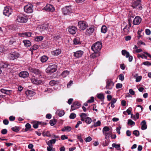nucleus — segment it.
<instances>
[{"instance_id": "obj_1", "label": "nucleus", "mask_w": 151, "mask_h": 151, "mask_svg": "<svg viewBox=\"0 0 151 151\" xmlns=\"http://www.w3.org/2000/svg\"><path fill=\"white\" fill-rule=\"evenodd\" d=\"M101 42L100 41L94 44L91 47V49L95 52H99L101 50Z\"/></svg>"}, {"instance_id": "obj_2", "label": "nucleus", "mask_w": 151, "mask_h": 151, "mask_svg": "<svg viewBox=\"0 0 151 151\" xmlns=\"http://www.w3.org/2000/svg\"><path fill=\"white\" fill-rule=\"evenodd\" d=\"M29 17L23 14H20L17 17V21L19 22L26 23L28 21Z\"/></svg>"}, {"instance_id": "obj_3", "label": "nucleus", "mask_w": 151, "mask_h": 151, "mask_svg": "<svg viewBox=\"0 0 151 151\" xmlns=\"http://www.w3.org/2000/svg\"><path fill=\"white\" fill-rule=\"evenodd\" d=\"M141 1L140 0H133L131 6L134 8H137L138 7V9L142 10V7L141 5Z\"/></svg>"}, {"instance_id": "obj_4", "label": "nucleus", "mask_w": 151, "mask_h": 151, "mask_svg": "<svg viewBox=\"0 0 151 151\" xmlns=\"http://www.w3.org/2000/svg\"><path fill=\"white\" fill-rule=\"evenodd\" d=\"M20 56V54L17 52L14 51L9 54L8 58L10 60H13L18 58Z\"/></svg>"}, {"instance_id": "obj_5", "label": "nucleus", "mask_w": 151, "mask_h": 151, "mask_svg": "<svg viewBox=\"0 0 151 151\" xmlns=\"http://www.w3.org/2000/svg\"><path fill=\"white\" fill-rule=\"evenodd\" d=\"M57 67V66L55 64L50 65L46 69V72L50 73H54L56 70Z\"/></svg>"}, {"instance_id": "obj_6", "label": "nucleus", "mask_w": 151, "mask_h": 151, "mask_svg": "<svg viewBox=\"0 0 151 151\" xmlns=\"http://www.w3.org/2000/svg\"><path fill=\"white\" fill-rule=\"evenodd\" d=\"M78 26L81 30H83L88 27V24L85 21H80L78 22Z\"/></svg>"}, {"instance_id": "obj_7", "label": "nucleus", "mask_w": 151, "mask_h": 151, "mask_svg": "<svg viewBox=\"0 0 151 151\" xmlns=\"http://www.w3.org/2000/svg\"><path fill=\"white\" fill-rule=\"evenodd\" d=\"M12 12V9L11 7L6 6L4 7L3 10V14L5 16L8 17L11 14Z\"/></svg>"}, {"instance_id": "obj_8", "label": "nucleus", "mask_w": 151, "mask_h": 151, "mask_svg": "<svg viewBox=\"0 0 151 151\" xmlns=\"http://www.w3.org/2000/svg\"><path fill=\"white\" fill-rule=\"evenodd\" d=\"M33 6L32 5L27 4L24 6V11L25 12L28 13H31L33 12Z\"/></svg>"}, {"instance_id": "obj_9", "label": "nucleus", "mask_w": 151, "mask_h": 151, "mask_svg": "<svg viewBox=\"0 0 151 151\" xmlns=\"http://www.w3.org/2000/svg\"><path fill=\"white\" fill-rule=\"evenodd\" d=\"M72 11L71 9L70 6H66L62 9V12L63 13L64 15H67V14L71 12Z\"/></svg>"}, {"instance_id": "obj_10", "label": "nucleus", "mask_w": 151, "mask_h": 151, "mask_svg": "<svg viewBox=\"0 0 151 151\" xmlns=\"http://www.w3.org/2000/svg\"><path fill=\"white\" fill-rule=\"evenodd\" d=\"M28 69L31 72L34 73L36 75H40V76H42L41 71L38 69L32 68L31 67L29 68Z\"/></svg>"}, {"instance_id": "obj_11", "label": "nucleus", "mask_w": 151, "mask_h": 151, "mask_svg": "<svg viewBox=\"0 0 151 151\" xmlns=\"http://www.w3.org/2000/svg\"><path fill=\"white\" fill-rule=\"evenodd\" d=\"M106 88L107 89H111L114 86V83L110 79L107 80L106 81Z\"/></svg>"}, {"instance_id": "obj_12", "label": "nucleus", "mask_w": 151, "mask_h": 151, "mask_svg": "<svg viewBox=\"0 0 151 151\" xmlns=\"http://www.w3.org/2000/svg\"><path fill=\"white\" fill-rule=\"evenodd\" d=\"M45 10L48 12H52L55 11V9L52 5L48 4H47L44 8Z\"/></svg>"}, {"instance_id": "obj_13", "label": "nucleus", "mask_w": 151, "mask_h": 151, "mask_svg": "<svg viewBox=\"0 0 151 151\" xmlns=\"http://www.w3.org/2000/svg\"><path fill=\"white\" fill-rule=\"evenodd\" d=\"M141 18L139 16H137L134 18L133 23L134 25H139L141 22Z\"/></svg>"}, {"instance_id": "obj_14", "label": "nucleus", "mask_w": 151, "mask_h": 151, "mask_svg": "<svg viewBox=\"0 0 151 151\" xmlns=\"http://www.w3.org/2000/svg\"><path fill=\"white\" fill-rule=\"evenodd\" d=\"M80 103L78 101L74 102L73 104L71 106V109L74 110L78 108L80 106Z\"/></svg>"}, {"instance_id": "obj_15", "label": "nucleus", "mask_w": 151, "mask_h": 151, "mask_svg": "<svg viewBox=\"0 0 151 151\" xmlns=\"http://www.w3.org/2000/svg\"><path fill=\"white\" fill-rule=\"evenodd\" d=\"M73 56L76 58L81 57L83 53V52L81 50H78L73 52Z\"/></svg>"}, {"instance_id": "obj_16", "label": "nucleus", "mask_w": 151, "mask_h": 151, "mask_svg": "<svg viewBox=\"0 0 151 151\" xmlns=\"http://www.w3.org/2000/svg\"><path fill=\"white\" fill-rule=\"evenodd\" d=\"M29 75L28 73L26 71H23L20 72L19 74V76L20 77L25 78L27 77Z\"/></svg>"}, {"instance_id": "obj_17", "label": "nucleus", "mask_w": 151, "mask_h": 151, "mask_svg": "<svg viewBox=\"0 0 151 151\" xmlns=\"http://www.w3.org/2000/svg\"><path fill=\"white\" fill-rule=\"evenodd\" d=\"M77 31L76 28L74 26H71L69 27L68 31L72 35L75 34Z\"/></svg>"}, {"instance_id": "obj_18", "label": "nucleus", "mask_w": 151, "mask_h": 151, "mask_svg": "<svg viewBox=\"0 0 151 151\" xmlns=\"http://www.w3.org/2000/svg\"><path fill=\"white\" fill-rule=\"evenodd\" d=\"M32 82L34 84L38 85L42 83L41 80H38L35 78H32L31 79Z\"/></svg>"}, {"instance_id": "obj_19", "label": "nucleus", "mask_w": 151, "mask_h": 151, "mask_svg": "<svg viewBox=\"0 0 151 151\" xmlns=\"http://www.w3.org/2000/svg\"><path fill=\"white\" fill-rule=\"evenodd\" d=\"M61 52V49H58L51 52V53L52 55L56 56L60 54Z\"/></svg>"}, {"instance_id": "obj_20", "label": "nucleus", "mask_w": 151, "mask_h": 151, "mask_svg": "<svg viewBox=\"0 0 151 151\" xmlns=\"http://www.w3.org/2000/svg\"><path fill=\"white\" fill-rule=\"evenodd\" d=\"M94 28L93 27H91L87 29L85 33L86 35H91L94 32Z\"/></svg>"}, {"instance_id": "obj_21", "label": "nucleus", "mask_w": 151, "mask_h": 151, "mask_svg": "<svg viewBox=\"0 0 151 151\" xmlns=\"http://www.w3.org/2000/svg\"><path fill=\"white\" fill-rule=\"evenodd\" d=\"M128 23L129 25H126L123 29L124 31L125 32V33L126 34H128L129 33V28L131 27V22L129 21Z\"/></svg>"}, {"instance_id": "obj_22", "label": "nucleus", "mask_w": 151, "mask_h": 151, "mask_svg": "<svg viewBox=\"0 0 151 151\" xmlns=\"http://www.w3.org/2000/svg\"><path fill=\"white\" fill-rule=\"evenodd\" d=\"M80 116L81 118V120L83 121H84V120L86 119V118L88 117V114L82 113L81 114Z\"/></svg>"}, {"instance_id": "obj_23", "label": "nucleus", "mask_w": 151, "mask_h": 151, "mask_svg": "<svg viewBox=\"0 0 151 151\" xmlns=\"http://www.w3.org/2000/svg\"><path fill=\"white\" fill-rule=\"evenodd\" d=\"M40 29H41V32L42 31L46 30L47 31H50L48 28V25L47 24H44L42 25L40 27Z\"/></svg>"}, {"instance_id": "obj_24", "label": "nucleus", "mask_w": 151, "mask_h": 151, "mask_svg": "<svg viewBox=\"0 0 151 151\" xmlns=\"http://www.w3.org/2000/svg\"><path fill=\"white\" fill-rule=\"evenodd\" d=\"M26 94L27 95L29 96H32L34 95L35 94V92L31 90H28L26 92Z\"/></svg>"}, {"instance_id": "obj_25", "label": "nucleus", "mask_w": 151, "mask_h": 151, "mask_svg": "<svg viewBox=\"0 0 151 151\" xmlns=\"http://www.w3.org/2000/svg\"><path fill=\"white\" fill-rule=\"evenodd\" d=\"M142 126L141 129L144 130L146 129L147 128V125L146 124V122L145 120L142 121L141 123Z\"/></svg>"}, {"instance_id": "obj_26", "label": "nucleus", "mask_w": 151, "mask_h": 151, "mask_svg": "<svg viewBox=\"0 0 151 151\" xmlns=\"http://www.w3.org/2000/svg\"><path fill=\"white\" fill-rule=\"evenodd\" d=\"M70 73V72L68 70H66L63 71L61 73V75L62 77L65 78L68 76Z\"/></svg>"}, {"instance_id": "obj_27", "label": "nucleus", "mask_w": 151, "mask_h": 151, "mask_svg": "<svg viewBox=\"0 0 151 151\" xmlns=\"http://www.w3.org/2000/svg\"><path fill=\"white\" fill-rule=\"evenodd\" d=\"M56 113L60 116H62L65 114L64 111L60 110H57L56 112Z\"/></svg>"}, {"instance_id": "obj_28", "label": "nucleus", "mask_w": 151, "mask_h": 151, "mask_svg": "<svg viewBox=\"0 0 151 151\" xmlns=\"http://www.w3.org/2000/svg\"><path fill=\"white\" fill-rule=\"evenodd\" d=\"M59 83V82L58 81L52 80L49 82V84L51 86L57 85Z\"/></svg>"}, {"instance_id": "obj_29", "label": "nucleus", "mask_w": 151, "mask_h": 151, "mask_svg": "<svg viewBox=\"0 0 151 151\" xmlns=\"http://www.w3.org/2000/svg\"><path fill=\"white\" fill-rule=\"evenodd\" d=\"M1 91L2 93L6 94H9L11 92H12L11 90H6L3 88L1 89Z\"/></svg>"}, {"instance_id": "obj_30", "label": "nucleus", "mask_w": 151, "mask_h": 151, "mask_svg": "<svg viewBox=\"0 0 151 151\" xmlns=\"http://www.w3.org/2000/svg\"><path fill=\"white\" fill-rule=\"evenodd\" d=\"M71 129H72L71 127L69 126H68L65 127L64 128H62L61 129V130L63 132H69L71 130Z\"/></svg>"}, {"instance_id": "obj_31", "label": "nucleus", "mask_w": 151, "mask_h": 151, "mask_svg": "<svg viewBox=\"0 0 151 151\" xmlns=\"http://www.w3.org/2000/svg\"><path fill=\"white\" fill-rule=\"evenodd\" d=\"M23 42L24 45L27 47H29L31 45V42L29 40H24Z\"/></svg>"}, {"instance_id": "obj_32", "label": "nucleus", "mask_w": 151, "mask_h": 151, "mask_svg": "<svg viewBox=\"0 0 151 151\" xmlns=\"http://www.w3.org/2000/svg\"><path fill=\"white\" fill-rule=\"evenodd\" d=\"M107 28L105 25L103 26L101 28V32L104 33H105L107 31Z\"/></svg>"}, {"instance_id": "obj_33", "label": "nucleus", "mask_w": 151, "mask_h": 151, "mask_svg": "<svg viewBox=\"0 0 151 151\" xmlns=\"http://www.w3.org/2000/svg\"><path fill=\"white\" fill-rule=\"evenodd\" d=\"M96 96L100 99L101 100L104 99V97L103 94L102 93H98Z\"/></svg>"}, {"instance_id": "obj_34", "label": "nucleus", "mask_w": 151, "mask_h": 151, "mask_svg": "<svg viewBox=\"0 0 151 151\" xmlns=\"http://www.w3.org/2000/svg\"><path fill=\"white\" fill-rule=\"evenodd\" d=\"M43 39L42 36H36L35 38V40L37 42L41 41Z\"/></svg>"}, {"instance_id": "obj_35", "label": "nucleus", "mask_w": 151, "mask_h": 151, "mask_svg": "<svg viewBox=\"0 0 151 151\" xmlns=\"http://www.w3.org/2000/svg\"><path fill=\"white\" fill-rule=\"evenodd\" d=\"M8 65L2 62H0V68H6L8 67Z\"/></svg>"}, {"instance_id": "obj_36", "label": "nucleus", "mask_w": 151, "mask_h": 151, "mask_svg": "<svg viewBox=\"0 0 151 151\" xmlns=\"http://www.w3.org/2000/svg\"><path fill=\"white\" fill-rule=\"evenodd\" d=\"M48 59L47 57L45 55H44L41 58V61L42 63L46 62Z\"/></svg>"}, {"instance_id": "obj_37", "label": "nucleus", "mask_w": 151, "mask_h": 151, "mask_svg": "<svg viewBox=\"0 0 151 151\" xmlns=\"http://www.w3.org/2000/svg\"><path fill=\"white\" fill-rule=\"evenodd\" d=\"M122 54L124 56H126V58H128L129 56V52L126 51L125 50H122Z\"/></svg>"}, {"instance_id": "obj_38", "label": "nucleus", "mask_w": 151, "mask_h": 151, "mask_svg": "<svg viewBox=\"0 0 151 151\" xmlns=\"http://www.w3.org/2000/svg\"><path fill=\"white\" fill-rule=\"evenodd\" d=\"M86 123L88 124H90L92 122L91 119L89 117H87L86 118L84 121Z\"/></svg>"}, {"instance_id": "obj_39", "label": "nucleus", "mask_w": 151, "mask_h": 151, "mask_svg": "<svg viewBox=\"0 0 151 151\" xmlns=\"http://www.w3.org/2000/svg\"><path fill=\"white\" fill-rule=\"evenodd\" d=\"M112 147H115L118 150H120V144H116L115 143H113L112 145Z\"/></svg>"}, {"instance_id": "obj_40", "label": "nucleus", "mask_w": 151, "mask_h": 151, "mask_svg": "<svg viewBox=\"0 0 151 151\" xmlns=\"http://www.w3.org/2000/svg\"><path fill=\"white\" fill-rule=\"evenodd\" d=\"M137 57L138 58H141L142 59L145 58L147 59V56L145 55L144 54H138L137 55Z\"/></svg>"}, {"instance_id": "obj_41", "label": "nucleus", "mask_w": 151, "mask_h": 151, "mask_svg": "<svg viewBox=\"0 0 151 151\" xmlns=\"http://www.w3.org/2000/svg\"><path fill=\"white\" fill-rule=\"evenodd\" d=\"M99 56V52H95L93 53L91 55V57L92 58H94L96 57Z\"/></svg>"}, {"instance_id": "obj_42", "label": "nucleus", "mask_w": 151, "mask_h": 151, "mask_svg": "<svg viewBox=\"0 0 151 151\" xmlns=\"http://www.w3.org/2000/svg\"><path fill=\"white\" fill-rule=\"evenodd\" d=\"M47 145L49 146V147H47V151H52V150H52V145H50L48 143H47Z\"/></svg>"}, {"instance_id": "obj_43", "label": "nucleus", "mask_w": 151, "mask_h": 151, "mask_svg": "<svg viewBox=\"0 0 151 151\" xmlns=\"http://www.w3.org/2000/svg\"><path fill=\"white\" fill-rule=\"evenodd\" d=\"M73 42L75 45H78L81 43L78 38H75L73 40Z\"/></svg>"}, {"instance_id": "obj_44", "label": "nucleus", "mask_w": 151, "mask_h": 151, "mask_svg": "<svg viewBox=\"0 0 151 151\" xmlns=\"http://www.w3.org/2000/svg\"><path fill=\"white\" fill-rule=\"evenodd\" d=\"M101 122L100 121H98L94 123V124L91 127H92L93 126L94 127H96L100 126L101 125Z\"/></svg>"}, {"instance_id": "obj_45", "label": "nucleus", "mask_w": 151, "mask_h": 151, "mask_svg": "<svg viewBox=\"0 0 151 151\" xmlns=\"http://www.w3.org/2000/svg\"><path fill=\"white\" fill-rule=\"evenodd\" d=\"M110 130V129L109 127L107 126L105 127H104L103 129V132L104 133L106 132L109 131Z\"/></svg>"}, {"instance_id": "obj_46", "label": "nucleus", "mask_w": 151, "mask_h": 151, "mask_svg": "<svg viewBox=\"0 0 151 151\" xmlns=\"http://www.w3.org/2000/svg\"><path fill=\"white\" fill-rule=\"evenodd\" d=\"M128 124L129 125H134L135 122L132 121L131 119H129L128 120Z\"/></svg>"}, {"instance_id": "obj_47", "label": "nucleus", "mask_w": 151, "mask_h": 151, "mask_svg": "<svg viewBox=\"0 0 151 151\" xmlns=\"http://www.w3.org/2000/svg\"><path fill=\"white\" fill-rule=\"evenodd\" d=\"M56 140L55 139H53L49 140L47 143L52 145V144H55V143Z\"/></svg>"}, {"instance_id": "obj_48", "label": "nucleus", "mask_w": 151, "mask_h": 151, "mask_svg": "<svg viewBox=\"0 0 151 151\" xmlns=\"http://www.w3.org/2000/svg\"><path fill=\"white\" fill-rule=\"evenodd\" d=\"M103 133L106 139L109 138L111 135L110 133V132H106Z\"/></svg>"}, {"instance_id": "obj_49", "label": "nucleus", "mask_w": 151, "mask_h": 151, "mask_svg": "<svg viewBox=\"0 0 151 151\" xmlns=\"http://www.w3.org/2000/svg\"><path fill=\"white\" fill-rule=\"evenodd\" d=\"M76 117V115L74 113H71L69 117L70 119H73Z\"/></svg>"}, {"instance_id": "obj_50", "label": "nucleus", "mask_w": 151, "mask_h": 151, "mask_svg": "<svg viewBox=\"0 0 151 151\" xmlns=\"http://www.w3.org/2000/svg\"><path fill=\"white\" fill-rule=\"evenodd\" d=\"M86 142H90L92 140V138L90 136L87 137L85 139Z\"/></svg>"}, {"instance_id": "obj_51", "label": "nucleus", "mask_w": 151, "mask_h": 151, "mask_svg": "<svg viewBox=\"0 0 151 151\" xmlns=\"http://www.w3.org/2000/svg\"><path fill=\"white\" fill-rule=\"evenodd\" d=\"M61 37V36L60 35H56L53 37L54 40H58Z\"/></svg>"}, {"instance_id": "obj_52", "label": "nucleus", "mask_w": 151, "mask_h": 151, "mask_svg": "<svg viewBox=\"0 0 151 151\" xmlns=\"http://www.w3.org/2000/svg\"><path fill=\"white\" fill-rule=\"evenodd\" d=\"M12 129L13 131L15 132H17L19 130V128L17 127H12Z\"/></svg>"}, {"instance_id": "obj_53", "label": "nucleus", "mask_w": 151, "mask_h": 151, "mask_svg": "<svg viewBox=\"0 0 151 151\" xmlns=\"http://www.w3.org/2000/svg\"><path fill=\"white\" fill-rule=\"evenodd\" d=\"M50 124L51 126H53L55 124V120L52 119L50 121Z\"/></svg>"}, {"instance_id": "obj_54", "label": "nucleus", "mask_w": 151, "mask_h": 151, "mask_svg": "<svg viewBox=\"0 0 151 151\" xmlns=\"http://www.w3.org/2000/svg\"><path fill=\"white\" fill-rule=\"evenodd\" d=\"M143 64L145 65L149 66L151 65V63L149 61H145L143 63Z\"/></svg>"}, {"instance_id": "obj_55", "label": "nucleus", "mask_w": 151, "mask_h": 151, "mask_svg": "<svg viewBox=\"0 0 151 151\" xmlns=\"http://www.w3.org/2000/svg\"><path fill=\"white\" fill-rule=\"evenodd\" d=\"M142 78L141 76H137L136 78V81L137 82H139L141 80Z\"/></svg>"}, {"instance_id": "obj_56", "label": "nucleus", "mask_w": 151, "mask_h": 151, "mask_svg": "<svg viewBox=\"0 0 151 151\" xmlns=\"http://www.w3.org/2000/svg\"><path fill=\"white\" fill-rule=\"evenodd\" d=\"M119 79L121 81H123L124 79V77L123 75L122 74H121L119 76Z\"/></svg>"}, {"instance_id": "obj_57", "label": "nucleus", "mask_w": 151, "mask_h": 151, "mask_svg": "<svg viewBox=\"0 0 151 151\" xmlns=\"http://www.w3.org/2000/svg\"><path fill=\"white\" fill-rule=\"evenodd\" d=\"M133 133L136 136H138L139 134V132L137 130L134 131Z\"/></svg>"}, {"instance_id": "obj_58", "label": "nucleus", "mask_w": 151, "mask_h": 151, "mask_svg": "<svg viewBox=\"0 0 151 151\" xmlns=\"http://www.w3.org/2000/svg\"><path fill=\"white\" fill-rule=\"evenodd\" d=\"M122 86V84L121 83H118L116 85V88L117 89L121 88Z\"/></svg>"}, {"instance_id": "obj_59", "label": "nucleus", "mask_w": 151, "mask_h": 151, "mask_svg": "<svg viewBox=\"0 0 151 151\" xmlns=\"http://www.w3.org/2000/svg\"><path fill=\"white\" fill-rule=\"evenodd\" d=\"M40 123L39 122H38L37 123H34L33 124V127L34 128L37 129L38 127V124H40Z\"/></svg>"}, {"instance_id": "obj_60", "label": "nucleus", "mask_w": 151, "mask_h": 151, "mask_svg": "<svg viewBox=\"0 0 151 151\" xmlns=\"http://www.w3.org/2000/svg\"><path fill=\"white\" fill-rule=\"evenodd\" d=\"M94 101V98L93 97H91V99L88 100L87 102L88 103H91L93 102Z\"/></svg>"}, {"instance_id": "obj_61", "label": "nucleus", "mask_w": 151, "mask_h": 151, "mask_svg": "<svg viewBox=\"0 0 151 151\" xmlns=\"http://www.w3.org/2000/svg\"><path fill=\"white\" fill-rule=\"evenodd\" d=\"M7 131L6 129H3L1 131V133L2 134H5L7 133Z\"/></svg>"}, {"instance_id": "obj_62", "label": "nucleus", "mask_w": 151, "mask_h": 151, "mask_svg": "<svg viewBox=\"0 0 151 151\" xmlns=\"http://www.w3.org/2000/svg\"><path fill=\"white\" fill-rule=\"evenodd\" d=\"M129 93L132 95H134L135 94V92L132 89H130L129 90Z\"/></svg>"}, {"instance_id": "obj_63", "label": "nucleus", "mask_w": 151, "mask_h": 151, "mask_svg": "<svg viewBox=\"0 0 151 151\" xmlns=\"http://www.w3.org/2000/svg\"><path fill=\"white\" fill-rule=\"evenodd\" d=\"M77 138L78 139L80 142L81 143L83 142V140L81 138V135H78L77 137Z\"/></svg>"}, {"instance_id": "obj_64", "label": "nucleus", "mask_w": 151, "mask_h": 151, "mask_svg": "<svg viewBox=\"0 0 151 151\" xmlns=\"http://www.w3.org/2000/svg\"><path fill=\"white\" fill-rule=\"evenodd\" d=\"M32 33L31 32H25V36L29 37L31 36Z\"/></svg>"}]
</instances>
